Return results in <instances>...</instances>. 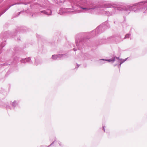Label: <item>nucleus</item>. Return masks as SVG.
Segmentation results:
<instances>
[{
    "instance_id": "423d86ee",
    "label": "nucleus",
    "mask_w": 147,
    "mask_h": 147,
    "mask_svg": "<svg viewBox=\"0 0 147 147\" xmlns=\"http://www.w3.org/2000/svg\"><path fill=\"white\" fill-rule=\"evenodd\" d=\"M103 130H104V127H103Z\"/></svg>"
},
{
    "instance_id": "f257e3e1",
    "label": "nucleus",
    "mask_w": 147,
    "mask_h": 147,
    "mask_svg": "<svg viewBox=\"0 0 147 147\" xmlns=\"http://www.w3.org/2000/svg\"><path fill=\"white\" fill-rule=\"evenodd\" d=\"M115 57H113L112 58L109 59H102V60H105V61H108L109 62H113L115 61Z\"/></svg>"
},
{
    "instance_id": "7ed1b4c3",
    "label": "nucleus",
    "mask_w": 147,
    "mask_h": 147,
    "mask_svg": "<svg viewBox=\"0 0 147 147\" xmlns=\"http://www.w3.org/2000/svg\"><path fill=\"white\" fill-rule=\"evenodd\" d=\"M83 9H86V8H81Z\"/></svg>"
},
{
    "instance_id": "0eeeda50",
    "label": "nucleus",
    "mask_w": 147,
    "mask_h": 147,
    "mask_svg": "<svg viewBox=\"0 0 147 147\" xmlns=\"http://www.w3.org/2000/svg\"><path fill=\"white\" fill-rule=\"evenodd\" d=\"M121 64V63H120V65Z\"/></svg>"
},
{
    "instance_id": "f03ea898",
    "label": "nucleus",
    "mask_w": 147,
    "mask_h": 147,
    "mask_svg": "<svg viewBox=\"0 0 147 147\" xmlns=\"http://www.w3.org/2000/svg\"><path fill=\"white\" fill-rule=\"evenodd\" d=\"M129 36H130V35L129 34H126L125 37V38H129Z\"/></svg>"
},
{
    "instance_id": "20e7f679",
    "label": "nucleus",
    "mask_w": 147,
    "mask_h": 147,
    "mask_svg": "<svg viewBox=\"0 0 147 147\" xmlns=\"http://www.w3.org/2000/svg\"><path fill=\"white\" fill-rule=\"evenodd\" d=\"M116 58L117 59H119V58L118 57H116Z\"/></svg>"
},
{
    "instance_id": "39448f33",
    "label": "nucleus",
    "mask_w": 147,
    "mask_h": 147,
    "mask_svg": "<svg viewBox=\"0 0 147 147\" xmlns=\"http://www.w3.org/2000/svg\"><path fill=\"white\" fill-rule=\"evenodd\" d=\"M44 13H45V11H42Z\"/></svg>"
}]
</instances>
